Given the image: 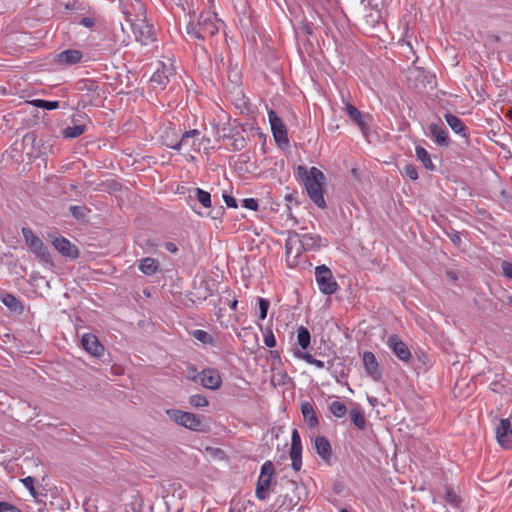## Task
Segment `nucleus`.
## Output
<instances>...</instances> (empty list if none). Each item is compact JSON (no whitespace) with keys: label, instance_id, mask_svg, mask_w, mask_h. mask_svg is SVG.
<instances>
[{"label":"nucleus","instance_id":"obj_5","mask_svg":"<svg viewBox=\"0 0 512 512\" xmlns=\"http://www.w3.org/2000/svg\"><path fill=\"white\" fill-rule=\"evenodd\" d=\"M315 280L320 292L324 295H332L339 288L330 268L326 265H319L315 268Z\"/></svg>","mask_w":512,"mask_h":512},{"label":"nucleus","instance_id":"obj_37","mask_svg":"<svg viewBox=\"0 0 512 512\" xmlns=\"http://www.w3.org/2000/svg\"><path fill=\"white\" fill-rule=\"evenodd\" d=\"M298 357H300L301 359L305 360L307 363L309 364H312V365H315L316 367L318 368H323L324 367V362L321 361V360H317L315 359L310 353L308 352H297L295 353Z\"/></svg>","mask_w":512,"mask_h":512},{"label":"nucleus","instance_id":"obj_59","mask_svg":"<svg viewBox=\"0 0 512 512\" xmlns=\"http://www.w3.org/2000/svg\"><path fill=\"white\" fill-rule=\"evenodd\" d=\"M208 388L212 389V390H216L218 389L220 386H216V385H213V386H207Z\"/></svg>","mask_w":512,"mask_h":512},{"label":"nucleus","instance_id":"obj_29","mask_svg":"<svg viewBox=\"0 0 512 512\" xmlns=\"http://www.w3.org/2000/svg\"><path fill=\"white\" fill-rule=\"evenodd\" d=\"M415 155L417 160L420 161L427 170L433 171L435 169L430 154L424 147L417 145L415 147Z\"/></svg>","mask_w":512,"mask_h":512},{"label":"nucleus","instance_id":"obj_23","mask_svg":"<svg viewBox=\"0 0 512 512\" xmlns=\"http://www.w3.org/2000/svg\"><path fill=\"white\" fill-rule=\"evenodd\" d=\"M362 360L367 373L372 376L373 380H377L381 372L375 355L370 351H365Z\"/></svg>","mask_w":512,"mask_h":512},{"label":"nucleus","instance_id":"obj_51","mask_svg":"<svg viewBox=\"0 0 512 512\" xmlns=\"http://www.w3.org/2000/svg\"><path fill=\"white\" fill-rule=\"evenodd\" d=\"M223 200H224L225 204L228 207H230V208H237V202H236V199L233 196L224 194L223 195Z\"/></svg>","mask_w":512,"mask_h":512},{"label":"nucleus","instance_id":"obj_26","mask_svg":"<svg viewBox=\"0 0 512 512\" xmlns=\"http://www.w3.org/2000/svg\"><path fill=\"white\" fill-rule=\"evenodd\" d=\"M72 126L66 127L63 129L62 133L64 138L73 139L77 138L80 135H82L86 130L85 123H81L79 120H77L75 117L72 119Z\"/></svg>","mask_w":512,"mask_h":512},{"label":"nucleus","instance_id":"obj_19","mask_svg":"<svg viewBox=\"0 0 512 512\" xmlns=\"http://www.w3.org/2000/svg\"><path fill=\"white\" fill-rule=\"evenodd\" d=\"M82 347L92 356L101 357L104 354V346L98 338L91 333H85L81 338Z\"/></svg>","mask_w":512,"mask_h":512},{"label":"nucleus","instance_id":"obj_42","mask_svg":"<svg viewBox=\"0 0 512 512\" xmlns=\"http://www.w3.org/2000/svg\"><path fill=\"white\" fill-rule=\"evenodd\" d=\"M403 175L409 178L410 180H417L418 179V171L416 167L412 164L405 165L403 168Z\"/></svg>","mask_w":512,"mask_h":512},{"label":"nucleus","instance_id":"obj_4","mask_svg":"<svg viewBox=\"0 0 512 512\" xmlns=\"http://www.w3.org/2000/svg\"><path fill=\"white\" fill-rule=\"evenodd\" d=\"M166 414L176 424L192 431H204L202 418L193 413L178 409H167Z\"/></svg>","mask_w":512,"mask_h":512},{"label":"nucleus","instance_id":"obj_18","mask_svg":"<svg viewBox=\"0 0 512 512\" xmlns=\"http://www.w3.org/2000/svg\"><path fill=\"white\" fill-rule=\"evenodd\" d=\"M387 345L400 360L404 362L410 360L411 352L398 335H390L387 340Z\"/></svg>","mask_w":512,"mask_h":512},{"label":"nucleus","instance_id":"obj_16","mask_svg":"<svg viewBox=\"0 0 512 512\" xmlns=\"http://www.w3.org/2000/svg\"><path fill=\"white\" fill-rule=\"evenodd\" d=\"M298 239L303 251H316L327 246V240L314 233L298 234Z\"/></svg>","mask_w":512,"mask_h":512},{"label":"nucleus","instance_id":"obj_2","mask_svg":"<svg viewBox=\"0 0 512 512\" xmlns=\"http://www.w3.org/2000/svg\"><path fill=\"white\" fill-rule=\"evenodd\" d=\"M220 20L216 14L209 11L202 12L196 21L187 24V34L196 40H205L219 31Z\"/></svg>","mask_w":512,"mask_h":512},{"label":"nucleus","instance_id":"obj_52","mask_svg":"<svg viewBox=\"0 0 512 512\" xmlns=\"http://www.w3.org/2000/svg\"><path fill=\"white\" fill-rule=\"evenodd\" d=\"M470 387L471 386H458V385L453 386L452 392H453L454 397L455 398H462V397H464V395L462 394V390L464 388H470Z\"/></svg>","mask_w":512,"mask_h":512},{"label":"nucleus","instance_id":"obj_20","mask_svg":"<svg viewBox=\"0 0 512 512\" xmlns=\"http://www.w3.org/2000/svg\"><path fill=\"white\" fill-rule=\"evenodd\" d=\"M345 112L349 118L359 127L361 132L366 134L368 131V124L365 121V118L369 117V115H363L354 105L349 102L345 103Z\"/></svg>","mask_w":512,"mask_h":512},{"label":"nucleus","instance_id":"obj_46","mask_svg":"<svg viewBox=\"0 0 512 512\" xmlns=\"http://www.w3.org/2000/svg\"><path fill=\"white\" fill-rule=\"evenodd\" d=\"M242 206L249 210L256 211L259 207L258 201L254 198H245L242 200Z\"/></svg>","mask_w":512,"mask_h":512},{"label":"nucleus","instance_id":"obj_31","mask_svg":"<svg viewBox=\"0 0 512 512\" xmlns=\"http://www.w3.org/2000/svg\"><path fill=\"white\" fill-rule=\"evenodd\" d=\"M311 341L310 332L307 328L301 326L297 330V344L301 347V349L306 350Z\"/></svg>","mask_w":512,"mask_h":512},{"label":"nucleus","instance_id":"obj_11","mask_svg":"<svg viewBox=\"0 0 512 512\" xmlns=\"http://www.w3.org/2000/svg\"><path fill=\"white\" fill-rule=\"evenodd\" d=\"M268 120L271 126V131L275 142L277 144H288L287 129L282 119L277 115L274 110L268 111Z\"/></svg>","mask_w":512,"mask_h":512},{"label":"nucleus","instance_id":"obj_8","mask_svg":"<svg viewBox=\"0 0 512 512\" xmlns=\"http://www.w3.org/2000/svg\"><path fill=\"white\" fill-rule=\"evenodd\" d=\"M187 378L191 381H200L201 384H221L222 379L220 373L217 369L214 368H206L203 369L200 373H198L196 367L193 365L187 366L186 369Z\"/></svg>","mask_w":512,"mask_h":512},{"label":"nucleus","instance_id":"obj_36","mask_svg":"<svg viewBox=\"0 0 512 512\" xmlns=\"http://www.w3.org/2000/svg\"><path fill=\"white\" fill-rule=\"evenodd\" d=\"M329 410L337 418H342L347 413L346 406L342 402H340V401H333L329 405Z\"/></svg>","mask_w":512,"mask_h":512},{"label":"nucleus","instance_id":"obj_12","mask_svg":"<svg viewBox=\"0 0 512 512\" xmlns=\"http://www.w3.org/2000/svg\"><path fill=\"white\" fill-rule=\"evenodd\" d=\"M286 260L289 266H294L298 263V258L303 252L300 246L298 233H293L288 236L285 243Z\"/></svg>","mask_w":512,"mask_h":512},{"label":"nucleus","instance_id":"obj_10","mask_svg":"<svg viewBox=\"0 0 512 512\" xmlns=\"http://www.w3.org/2000/svg\"><path fill=\"white\" fill-rule=\"evenodd\" d=\"M175 75V68L173 62L168 59L166 62L161 61L156 71L151 76V82L164 89L170 82V78Z\"/></svg>","mask_w":512,"mask_h":512},{"label":"nucleus","instance_id":"obj_32","mask_svg":"<svg viewBox=\"0 0 512 512\" xmlns=\"http://www.w3.org/2000/svg\"><path fill=\"white\" fill-rule=\"evenodd\" d=\"M191 336L197 341L201 342L204 345H212L214 343L213 337L204 330L195 329L191 331Z\"/></svg>","mask_w":512,"mask_h":512},{"label":"nucleus","instance_id":"obj_44","mask_svg":"<svg viewBox=\"0 0 512 512\" xmlns=\"http://www.w3.org/2000/svg\"><path fill=\"white\" fill-rule=\"evenodd\" d=\"M70 212L75 218L82 219L86 215V207L74 205L70 207Z\"/></svg>","mask_w":512,"mask_h":512},{"label":"nucleus","instance_id":"obj_56","mask_svg":"<svg viewBox=\"0 0 512 512\" xmlns=\"http://www.w3.org/2000/svg\"><path fill=\"white\" fill-rule=\"evenodd\" d=\"M144 15V10H143V7L141 4H139V11H138V16H143Z\"/></svg>","mask_w":512,"mask_h":512},{"label":"nucleus","instance_id":"obj_58","mask_svg":"<svg viewBox=\"0 0 512 512\" xmlns=\"http://www.w3.org/2000/svg\"><path fill=\"white\" fill-rule=\"evenodd\" d=\"M369 402L374 406L375 405V402L377 401L376 399H372V398H368Z\"/></svg>","mask_w":512,"mask_h":512},{"label":"nucleus","instance_id":"obj_25","mask_svg":"<svg viewBox=\"0 0 512 512\" xmlns=\"http://www.w3.org/2000/svg\"><path fill=\"white\" fill-rule=\"evenodd\" d=\"M301 413L308 427L316 428L319 425L317 414L310 402L304 401L301 403Z\"/></svg>","mask_w":512,"mask_h":512},{"label":"nucleus","instance_id":"obj_43","mask_svg":"<svg viewBox=\"0 0 512 512\" xmlns=\"http://www.w3.org/2000/svg\"><path fill=\"white\" fill-rule=\"evenodd\" d=\"M21 482L23 483V485L27 488V490L30 492V494L33 497H35L37 495V492H36L35 487H34V484H35L34 477L27 476V477L21 479Z\"/></svg>","mask_w":512,"mask_h":512},{"label":"nucleus","instance_id":"obj_3","mask_svg":"<svg viewBox=\"0 0 512 512\" xmlns=\"http://www.w3.org/2000/svg\"><path fill=\"white\" fill-rule=\"evenodd\" d=\"M22 235L25 241V244L30 249V251L43 263L52 264L53 260L51 254L49 252L48 247L43 243V241L32 231V229L28 227H23Z\"/></svg>","mask_w":512,"mask_h":512},{"label":"nucleus","instance_id":"obj_21","mask_svg":"<svg viewBox=\"0 0 512 512\" xmlns=\"http://www.w3.org/2000/svg\"><path fill=\"white\" fill-rule=\"evenodd\" d=\"M429 135L433 139L435 143L440 146H448L450 143L448 133L442 125L439 124H430L429 127Z\"/></svg>","mask_w":512,"mask_h":512},{"label":"nucleus","instance_id":"obj_50","mask_svg":"<svg viewBox=\"0 0 512 512\" xmlns=\"http://www.w3.org/2000/svg\"><path fill=\"white\" fill-rule=\"evenodd\" d=\"M446 500L454 506H458L460 503L458 496L452 490H447Z\"/></svg>","mask_w":512,"mask_h":512},{"label":"nucleus","instance_id":"obj_30","mask_svg":"<svg viewBox=\"0 0 512 512\" xmlns=\"http://www.w3.org/2000/svg\"><path fill=\"white\" fill-rule=\"evenodd\" d=\"M444 118H445L447 124L449 125V127L456 134L463 135V136L465 135V126L460 118H458L457 116H455L451 113H446L444 115Z\"/></svg>","mask_w":512,"mask_h":512},{"label":"nucleus","instance_id":"obj_48","mask_svg":"<svg viewBox=\"0 0 512 512\" xmlns=\"http://www.w3.org/2000/svg\"><path fill=\"white\" fill-rule=\"evenodd\" d=\"M0 512H21V510L9 502L0 501Z\"/></svg>","mask_w":512,"mask_h":512},{"label":"nucleus","instance_id":"obj_62","mask_svg":"<svg viewBox=\"0 0 512 512\" xmlns=\"http://www.w3.org/2000/svg\"><path fill=\"white\" fill-rule=\"evenodd\" d=\"M508 116H509L510 120H512V110L509 111Z\"/></svg>","mask_w":512,"mask_h":512},{"label":"nucleus","instance_id":"obj_33","mask_svg":"<svg viewBox=\"0 0 512 512\" xmlns=\"http://www.w3.org/2000/svg\"><path fill=\"white\" fill-rule=\"evenodd\" d=\"M350 418L353 424L360 430H363L366 426V420L363 413L358 408L350 410Z\"/></svg>","mask_w":512,"mask_h":512},{"label":"nucleus","instance_id":"obj_22","mask_svg":"<svg viewBox=\"0 0 512 512\" xmlns=\"http://www.w3.org/2000/svg\"><path fill=\"white\" fill-rule=\"evenodd\" d=\"M314 448L316 453L325 462H329L332 456V448L328 439L324 436H317L314 440Z\"/></svg>","mask_w":512,"mask_h":512},{"label":"nucleus","instance_id":"obj_7","mask_svg":"<svg viewBox=\"0 0 512 512\" xmlns=\"http://www.w3.org/2000/svg\"><path fill=\"white\" fill-rule=\"evenodd\" d=\"M127 14L128 21L131 22V27L137 42L142 45H149L156 40L154 27L149 24L145 19H137L133 21L130 19V14Z\"/></svg>","mask_w":512,"mask_h":512},{"label":"nucleus","instance_id":"obj_55","mask_svg":"<svg viewBox=\"0 0 512 512\" xmlns=\"http://www.w3.org/2000/svg\"><path fill=\"white\" fill-rule=\"evenodd\" d=\"M450 238L453 242L460 241V237L457 234L450 236Z\"/></svg>","mask_w":512,"mask_h":512},{"label":"nucleus","instance_id":"obj_13","mask_svg":"<svg viewBox=\"0 0 512 512\" xmlns=\"http://www.w3.org/2000/svg\"><path fill=\"white\" fill-rule=\"evenodd\" d=\"M54 248L64 257L76 259L79 256L78 248L63 236H55L51 240Z\"/></svg>","mask_w":512,"mask_h":512},{"label":"nucleus","instance_id":"obj_27","mask_svg":"<svg viewBox=\"0 0 512 512\" xmlns=\"http://www.w3.org/2000/svg\"><path fill=\"white\" fill-rule=\"evenodd\" d=\"M159 269V263L156 259L151 257H146L142 259L139 263V270L147 275L152 276L154 275Z\"/></svg>","mask_w":512,"mask_h":512},{"label":"nucleus","instance_id":"obj_38","mask_svg":"<svg viewBox=\"0 0 512 512\" xmlns=\"http://www.w3.org/2000/svg\"><path fill=\"white\" fill-rule=\"evenodd\" d=\"M260 329L264 334V339H263L264 344L269 348L274 347L276 345V339H275V336H274L272 330L270 328L264 329L262 326H260Z\"/></svg>","mask_w":512,"mask_h":512},{"label":"nucleus","instance_id":"obj_41","mask_svg":"<svg viewBox=\"0 0 512 512\" xmlns=\"http://www.w3.org/2000/svg\"><path fill=\"white\" fill-rule=\"evenodd\" d=\"M368 5L376 11V18H380L382 10L387 5V0H369Z\"/></svg>","mask_w":512,"mask_h":512},{"label":"nucleus","instance_id":"obj_9","mask_svg":"<svg viewBox=\"0 0 512 512\" xmlns=\"http://www.w3.org/2000/svg\"><path fill=\"white\" fill-rule=\"evenodd\" d=\"M497 443L504 449H512V424L510 419L502 418L494 422Z\"/></svg>","mask_w":512,"mask_h":512},{"label":"nucleus","instance_id":"obj_53","mask_svg":"<svg viewBox=\"0 0 512 512\" xmlns=\"http://www.w3.org/2000/svg\"><path fill=\"white\" fill-rule=\"evenodd\" d=\"M166 249L171 253H175L177 251V247L174 243H167Z\"/></svg>","mask_w":512,"mask_h":512},{"label":"nucleus","instance_id":"obj_6","mask_svg":"<svg viewBox=\"0 0 512 512\" xmlns=\"http://www.w3.org/2000/svg\"><path fill=\"white\" fill-rule=\"evenodd\" d=\"M274 475V465L271 461H265L261 466L260 475L255 489L257 499L264 501L269 496V487Z\"/></svg>","mask_w":512,"mask_h":512},{"label":"nucleus","instance_id":"obj_15","mask_svg":"<svg viewBox=\"0 0 512 512\" xmlns=\"http://www.w3.org/2000/svg\"><path fill=\"white\" fill-rule=\"evenodd\" d=\"M199 135L200 131L197 129L186 131L177 142L167 143V147L176 151H179L182 147H189L193 151H198L196 140Z\"/></svg>","mask_w":512,"mask_h":512},{"label":"nucleus","instance_id":"obj_45","mask_svg":"<svg viewBox=\"0 0 512 512\" xmlns=\"http://www.w3.org/2000/svg\"><path fill=\"white\" fill-rule=\"evenodd\" d=\"M277 502L280 503V507L285 506L286 509L290 510L295 504L293 503V499L288 495H281L277 498Z\"/></svg>","mask_w":512,"mask_h":512},{"label":"nucleus","instance_id":"obj_40","mask_svg":"<svg viewBox=\"0 0 512 512\" xmlns=\"http://www.w3.org/2000/svg\"><path fill=\"white\" fill-rule=\"evenodd\" d=\"M189 403L193 406V407H196V408H203V407H206L208 405V400L206 399L205 396L203 395H200V394H196V395H192L189 399Z\"/></svg>","mask_w":512,"mask_h":512},{"label":"nucleus","instance_id":"obj_47","mask_svg":"<svg viewBox=\"0 0 512 512\" xmlns=\"http://www.w3.org/2000/svg\"><path fill=\"white\" fill-rule=\"evenodd\" d=\"M78 23H79V25H81L85 28L92 29L96 23V19L93 16H87V17L81 18Z\"/></svg>","mask_w":512,"mask_h":512},{"label":"nucleus","instance_id":"obj_54","mask_svg":"<svg viewBox=\"0 0 512 512\" xmlns=\"http://www.w3.org/2000/svg\"><path fill=\"white\" fill-rule=\"evenodd\" d=\"M237 304H238V301H237V300H233V301L231 302V304H230V308H231L232 310H236V308H237Z\"/></svg>","mask_w":512,"mask_h":512},{"label":"nucleus","instance_id":"obj_61","mask_svg":"<svg viewBox=\"0 0 512 512\" xmlns=\"http://www.w3.org/2000/svg\"><path fill=\"white\" fill-rule=\"evenodd\" d=\"M339 512H350V511L346 508H341Z\"/></svg>","mask_w":512,"mask_h":512},{"label":"nucleus","instance_id":"obj_17","mask_svg":"<svg viewBox=\"0 0 512 512\" xmlns=\"http://www.w3.org/2000/svg\"><path fill=\"white\" fill-rule=\"evenodd\" d=\"M83 58V53L76 49H66L55 55L54 61L58 66L67 67L78 64Z\"/></svg>","mask_w":512,"mask_h":512},{"label":"nucleus","instance_id":"obj_63","mask_svg":"<svg viewBox=\"0 0 512 512\" xmlns=\"http://www.w3.org/2000/svg\"><path fill=\"white\" fill-rule=\"evenodd\" d=\"M365 0H361L362 3H364Z\"/></svg>","mask_w":512,"mask_h":512},{"label":"nucleus","instance_id":"obj_1","mask_svg":"<svg viewBox=\"0 0 512 512\" xmlns=\"http://www.w3.org/2000/svg\"><path fill=\"white\" fill-rule=\"evenodd\" d=\"M297 172L311 201L317 207L321 209L325 208L326 202L323 196L325 176L323 172L316 167H311L308 169L304 166H298Z\"/></svg>","mask_w":512,"mask_h":512},{"label":"nucleus","instance_id":"obj_35","mask_svg":"<svg viewBox=\"0 0 512 512\" xmlns=\"http://www.w3.org/2000/svg\"><path fill=\"white\" fill-rule=\"evenodd\" d=\"M2 302L5 306H7L13 311H18L22 309L20 301L12 294H5L2 298Z\"/></svg>","mask_w":512,"mask_h":512},{"label":"nucleus","instance_id":"obj_34","mask_svg":"<svg viewBox=\"0 0 512 512\" xmlns=\"http://www.w3.org/2000/svg\"><path fill=\"white\" fill-rule=\"evenodd\" d=\"M32 106L37 108H43L46 110H55L59 108V102L58 101H49L44 99H34L29 102Z\"/></svg>","mask_w":512,"mask_h":512},{"label":"nucleus","instance_id":"obj_28","mask_svg":"<svg viewBox=\"0 0 512 512\" xmlns=\"http://www.w3.org/2000/svg\"><path fill=\"white\" fill-rule=\"evenodd\" d=\"M189 197H194L197 201L204 207H211V194L208 191H205L201 188H194L190 190Z\"/></svg>","mask_w":512,"mask_h":512},{"label":"nucleus","instance_id":"obj_24","mask_svg":"<svg viewBox=\"0 0 512 512\" xmlns=\"http://www.w3.org/2000/svg\"><path fill=\"white\" fill-rule=\"evenodd\" d=\"M77 89L92 100L100 96V89L96 81L92 79H83L77 83Z\"/></svg>","mask_w":512,"mask_h":512},{"label":"nucleus","instance_id":"obj_57","mask_svg":"<svg viewBox=\"0 0 512 512\" xmlns=\"http://www.w3.org/2000/svg\"><path fill=\"white\" fill-rule=\"evenodd\" d=\"M67 8H69V9H74V8H75V3H71V4L69 3V4L67 5Z\"/></svg>","mask_w":512,"mask_h":512},{"label":"nucleus","instance_id":"obj_39","mask_svg":"<svg viewBox=\"0 0 512 512\" xmlns=\"http://www.w3.org/2000/svg\"><path fill=\"white\" fill-rule=\"evenodd\" d=\"M258 306H259V318L260 320H264L267 317V313L270 307V302L266 298H258Z\"/></svg>","mask_w":512,"mask_h":512},{"label":"nucleus","instance_id":"obj_14","mask_svg":"<svg viewBox=\"0 0 512 512\" xmlns=\"http://www.w3.org/2000/svg\"><path fill=\"white\" fill-rule=\"evenodd\" d=\"M302 443L301 437L297 429L292 431L291 435V449H290V459L292 462V467L295 471H299L302 466Z\"/></svg>","mask_w":512,"mask_h":512},{"label":"nucleus","instance_id":"obj_60","mask_svg":"<svg viewBox=\"0 0 512 512\" xmlns=\"http://www.w3.org/2000/svg\"><path fill=\"white\" fill-rule=\"evenodd\" d=\"M172 142H177V140H172V139H169V141H165V145L167 146V143H172Z\"/></svg>","mask_w":512,"mask_h":512},{"label":"nucleus","instance_id":"obj_49","mask_svg":"<svg viewBox=\"0 0 512 512\" xmlns=\"http://www.w3.org/2000/svg\"><path fill=\"white\" fill-rule=\"evenodd\" d=\"M503 275L512 280V263L503 261L501 264Z\"/></svg>","mask_w":512,"mask_h":512}]
</instances>
